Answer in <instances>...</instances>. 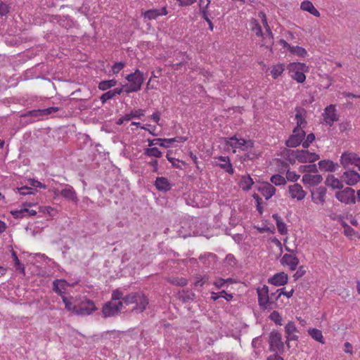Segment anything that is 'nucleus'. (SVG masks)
I'll list each match as a JSON object with an SVG mask.
<instances>
[{
    "instance_id": "f257e3e1",
    "label": "nucleus",
    "mask_w": 360,
    "mask_h": 360,
    "mask_svg": "<svg viewBox=\"0 0 360 360\" xmlns=\"http://www.w3.org/2000/svg\"><path fill=\"white\" fill-rule=\"evenodd\" d=\"M341 166L347 169L350 166H356L360 171V157L355 153L345 151L342 153L340 158Z\"/></svg>"
},
{
    "instance_id": "f03ea898",
    "label": "nucleus",
    "mask_w": 360,
    "mask_h": 360,
    "mask_svg": "<svg viewBox=\"0 0 360 360\" xmlns=\"http://www.w3.org/2000/svg\"><path fill=\"white\" fill-rule=\"evenodd\" d=\"M123 307L122 301H109L105 303L102 308V314L104 318L112 317L119 314Z\"/></svg>"
},
{
    "instance_id": "7ed1b4c3",
    "label": "nucleus",
    "mask_w": 360,
    "mask_h": 360,
    "mask_svg": "<svg viewBox=\"0 0 360 360\" xmlns=\"http://www.w3.org/2000/svg\"><path fill=\"white\" fill-rule=\"evenodd\" d=\"M335 198L346 205L355 204V191L351 187H346L342 191L335 193Z\"/></svg>"
},
{
    "instance_id": "20e7f679",
    "label": "nucleus",
    "mask_w": 360,
    "mask_h": 360,
    "mask_svg": "<svg viewBox=\"0 0 360 360\" xmlns=\"http://www.w3.org/2000/svg\"><path fill=\"white\" fill-rule=\"evenodd\" d=\"M97 308L93 301L86 300L78 305H74L72 311L77 315L86 316L96 311Z\"/></svg>"
},
{
    "instance_id": "39448f33",
    "label": "nucleus",
    "mask_w": 360,
    "mask_h": 360,
    "mask_svg": "<svg viewBox=\"0 0 360 360\" xmlns=\"http://www.w3.org/2000/svg\"><path fill=\"white\" fill-rule=\"evenodd\" d=\"M258 296V303L260 307L263 309L271 308L270 306L274 304V301H271L269 294V288L264 285L262 288L257 289Z\"/></svg>"
},
{
    "instance_id": "423d86ee",
    "label": "nucleus",
    "mask_w": 360,
    "mask_h": 360,
    "mask_svg": "<svg viewBox=\"0 0 360 360\" xmlns=\"http://www.w3.org/2000/svg\"><path fill=\"white\" fill-rule=\"evenodd\" d=\"M281 334L277 330H273L269 334V347L271 352H277L283 351L284 345L282 342Z\"/></svg>"
},
{
    "instance_id": "0eeeda50",
    "label": "nucleus",
    "mask_w": 360,
    "mask_h": 360,
    "mask_svg": "<svg viewBox=\"0 0 360 360\" xmlns=\"http://www.w3.org/2000/svg\"><path fill=\"white\" fill-rule=\"evenodd\" d=\"M305 131L302 129L295 128L292 134L286 141L285 145L290 148H295L302 143L305 136Z\"/></svg>"
},
{
    "instance_id": "6e6552de",
    "label": "nucleus",
    "mask_w": 360,
    "mask_h": 360,
    "mask_svg": "<svg viewBox=\"0 0 360 360\" xmlns=\"http://www.w3.org/2000/svg\"><path fill=\"white\" fill-rule=\"evenodd\" d=\"M285 250L290 252V254H285L281 259V264L283 266H288L290 270L294 271L299 264V259L295 256V253L297 252L291 250V249Z\"/></svg>"
},
{
    "instance_id": "1a4fd4ad",
    "label": "nucleus",
    "mask_w": 360,
    "mask_h": 360,
    "mask_svg": "<svg viewBox=\"0 0 360 360\" xmlns=\"http://www.w3.org/2000/svg\"><path fill=\"white\" fill-rule=\"evenodd\" d=\"M323 116L325 123L331 127L339 119L338 115L336 114L335 105L331 104L327 106L324 110Z\"/></svg>"
},
{
    "instance_id": "9d476101",
    "label": "nucleus",
    "mask_w": 360,
    "mask_h": 360,
    "mask_svg": "<svg viewBox=\"0 0 360 360\" xmlns=\"http://www.w3.org/2000/svg\"><path fill=\"white\" fill-rule=\"evenodd\" d=\"M340 178L343 182L350 186H354L360 181V174L357 172L352 169L344 172Z\"/></svg>"
},
{
    "instance_id": "9b49d317",
    "label": "nucleus",
    "mask_w": 360,
    "mask_h": 360,
    "mask_svg": "<svg viewBox=\"0 0 360 360\" xmlns=\"http://www.w3.org/2000/svg\"><path fill=\"white\" fill-rule=\"evenodd\" d=\"M319 158L318 154L306 150H298L297 155L296 156L297 161L301 163H312L319 160Z\"/></svg>"
},
{
    "instance_id": "f8f14e48",
    "label": "nucleus",
    "mask_w": 360,
    "mask_h": 360,
    "mask_svg": "<svg viewBox=\"0 0 360 360\" xmlns=\"http://www.w3.org/2000/svg\"><path fill=\"white\" fill-rule=\"evenodd\" d=\"M226 146L232 148H240L242 146L252 147L253 143L251 141H245L243 139H237L236 136L225 139Z\"/></svg>"
},
{
    "instance_id": "ddd939ff",
    "label": "nucleus",
    "mask_w": 360,
    "mask_h": 360,
    "mask_svg": "<svg viewBox=\"0 0 360 360\" xmlns=\"http://www.w3.org/2000/svg\"><path fill=\"white\" fill-rule=\"evenodd\" d=\"M126 79L129 84H133V86L136 85L139 86V90L141 89V85L144 81L143 72L139 70H136L134 72L128 75L126 77Z\"/></svg>"
},
{
    "instance_id": "4468645a",
    "label": "nucleus",
    "mask_w": 360,
    "mask_h": 360,
    "mask_svg": "<svg viewBox=\"0 0 360 360\" xmlns=\"http://www.w3.org/2000/svg\"><path fill=\"white\" fill-rule=\"evenodd\" d=\"M288 276L284 272H280L274 274L268 279V283L275 286L284 285L288 283Z\"/></svg>"
},
{
    "instance_id": "2eb2a0df",
    "label": "nucleus",
    "mask_w": 360,
    "mask_h": 360,
    "mask_svg": "<svg viewBox=\"0 0 360 360\" xmlns=\"http://www.w3.org/2000/svg\"><path fill=\"white\" fill-rule=\"evenodd\" d=\"M288 191L290 196L292 198H296L297 200H302L304 199L307 194L306 192L302 189V186L298 184L289 186Z\"/></svg>"
},
{
    "instance_id": "dca6fc26",
    "label": "nucleus",
    "mask_w": 360,
    "mask_h": 360,
    "mask_svg": "<svg viewBox=\"0 0 360 360\" xmlns=\"http://www.w3.org/2000/svg\"><path fill=\"white\" fill-rule=\"evenodd\" d=\"M326 192L327 189L323 186H320L314 191L311 192L312 200L314 202L323 205L326 201Z\"/></svg>"
},
{
    "instance_id": "f3484780",
    "label": "nucleus",
    "mask_w": 360,
    "mask_h": 360,
    "mask_svg": "<svg viewBox=\"0 0 360 360\" xmlns=\"http://www.w3.org/2000/svg\"><path fill=\"white\" fill-rule=\"evenodd\" d=\"M295 112V120L297 121V127L295 128L302 129L307 124V122L305 120L306 110L302 108L296 107Z\"/></svg>"
},
{
    "instance_id": "a211bd4d",
    "label": "nucleus",
    "mask_w": 360,
    "mask_h": 360,
    "mask_svg": "<svg viewBox=\"0 0 360 360\" xmlns=\"http://www.w3.org/2000/svg\"><path fill=\"white\" fill-rule=\"evenodd\" d=\"M155 186L159 191L167 192L171 190L172 184L165 177H157L155 181Z\"/></svg>"
},
{
    "instance_id": "6ab92c4d",
    "label": "nucleus",
    "mask_w": 360,
    "mask_h": 360,
    "mask_svg": "<svg viewBox=\"0 0 360 360\" xmlns=\"http://www.w3.org/2000/svg\"><path fill=\"white\" fill-rule=\"evenodd\" d=\"M343 181L335 177L333 174H329L326 179L325 184L327 186L331 187L333 189L341 190L343 188Z\"/></svg>"
},
{
    "instance_id": "aec40b11",
    "label": "nucleus",
    "mask_w": 360,
    "mask_h": 360,
    "mask_svg": "<svg viewBox=\"0 0 360 360\" xmlns=\"http://www.w3.org/2000/svg\"><path fill=\"white\" fill-rule=\"evenodd\" d=\"M167 14V8L162 7L161 9L148 10L144 13V17L148 20H155L159 16L166 15Z\"/></svg>"
},
{
    "instance_id": "412c9836",
    "label": "nucleus",
    "mask_w": 360,
    "mask_h": 360,
    "mask_svg": "<svg viewBox=\"0 0 360 360\" xmlns=\"http://www.w3.org/2000/svg\"><path fill=\"white\" fill-rule=\"evenodd\" d=\"M139 297H137V302H135L136 307L133 309L134 310H139V312H143L148 304V297L141 292H139Z\"/></svg>"
},
{
    "instance_id": "4be33fe9",
    "label": "nucleus",
    "mask_w": 360,
    "mask_h": 360,
    "mask_svg": "<svg viewBox=\"0 0 360 360\" xmlns=\"http://www.w3.org/2000/svg\"><path fill=\"white\" fill-rule=\"evenodd\" d=\"M215 159L219 160V161L222 162V163L218 164L221 169H223L225 172L230 174H233V169L232 167V165L230 162L229 158L228 156H219L217 158H215Z\"/></svg>"
},
{
    "instance_id": "5701e85b",
    "label": "nucleus",
    "mask_w": 360,
    "mask_h": 360,
    "mask_svg": "<svg viewBox=\"0 0 360 360\" xmlns=\"http://www.w3.org/2000/svg\"><path fill=\"white\" fill-rule=\"evenodd\" d=\"M319 166L321 170L333 172L336 171L338 165L330 160H323L319 162Z\"/></svg>"
},
{
    "instance_id": "b1692460",
    "label": "nucleus",
    "mask_w": 360,
    "mask_h": 360,
    "mask_svg": "<svg viewBox=\"0 0 360 360\" xmlns=\"http://www.w3.org/2000/svg\"><path fill=\"white\" fill-rule=\"evenodd\" d=\"M60 195L64 198L73 202H77L78 200L75 191L69 185H67L66 187L60 191Z\"/></svg>"
},
{
    "instance_id": "393cba45",
    "label": "nucleus",
    "mask_w": 360,
    "mask_h": 360,
    "mask_svg": "<svg viewBox=\"0 0 360 360\" xmlns=\"http://www.w3.org/2000/svg\"><path fill=\"white\" fill-rule=\"evenodd\" d=\"M262 195L266 200L271 198L276 193V188L269 183H266L262 187L259 188Z\"/></svg>"
},
{
    "instance_id": "a878e982",
    "label": "nucleus",
    "mask_w": 360,
    "mask_h": 360,
    "mask_svg": "<svg viewBox=\"0 0 360 360\" xmlns=\"http://www.w3.org/2000/svg\"><path fill=\"white\" fill-rule=\"evenodd\" d=\"M300 8L307 11L316 17L320 16L319 11L314 6L313 4L309 1H304L300 5Z\"/></svg>"
},
{
    "instance_id": "bb28decb",
    "label": "nucleus",
    "mask_w": 360,
    "mask_h": 360,
    "mask_svg": "<svg viewBox=\"0 0 360 360\" xmlns=\"http://www.w3.org/2000/svg\"><path fill=\"white\" fill-rule=\"evenodd\" d=\"M323 180L322 176L320 174H304L302 176V181L304 184H319Z\"/></svg>"
},
{
    "instance_id": "cd10ccee",
    "label": "nucleus",
    "mask_w": 360,
    "mask_h": 360,
    "mask_svg": "<svg viewBox=\"0 0 360 360\" xmlns=\"http://www.w3.org/2000/svg\"><path fill=\"white\" fill-rule=\"evenodd\" d=\"M308 334L316 341L320 342L321 344H325V340L322 334L321 330L314 328H310L308 329Z\"/></svg>"
},
{
    "instance_id": "c85d7f7f",
    "label": "nucleus",
    "mask_w": 360,
    "mask_h": 360,
    "mask_svg": "<svg viewBox=\"0 0 360 360\" xmlns=\"http://www.w3.org/2000/svg\"><path fill=\"white\" fill-rule=\"evenodd\" d=\"M298 150H292L285 148L282 152V156L291 164H294L295 162V160H297L296 156L297 155Z\"/></svg>"
},
{
    "instance_id": "c756f323",
    "label": "nucleus",
    "mask_w": 360,
    "mask_h": 360,
    "mask_svg": "<svg viewBox=\"0 0 360 360\" xmlns=\"http://www.w3.org/2000/svg\"><path fill=\"white\" fill-rule=\"evenodd\" d=\"M272 217L276 222L278 231L281 234L287 233L288 229L286 224L283 221L282 219L278 214H274Z\"/></svg>"
},
{
    "instance_id": "7c9ffc66",
    "label": "nucleus",
    "mask_w": 360,
    "mask_h": 360,
    "mask_svg": "<svg viewBox=\"0 0 360 360\" xmlns=\"http://www.w3.org/2000/svg\"><path fill=\"white\" fill-rule=\"evenodd\" d=\"M11 255L13 260L14 262V265L16 270H18L20 273H22L23 275L25 274V266L23 264L21 263L20 260L17 256L16 252L12 249L11 250Z\"/></svg>"
},
{
    "instance_id": "2f4dec72",
    "label": "nucleus",
    "mask_w": 360,
    "mask_h": 360,
    "mask_svg": "<svg viewBox=\"0 0 360 360\" xmlns=\"http://www.w3.org/2000/svg\"><path fill=\"white\" fill-rule=\"evenodd\" d=\"M66 283L64 280H56L53 283V290L60 295L64 293L63 290L65 289Z\"/></svg>"
},
{
    "instance_id": "473e14b6",
    "label": "nucleus",
    "mask_w": 360,
    "mask_h": 360,
    "mask_svg": "<svg viewBox=\"0 0 360 360\" xmlns=\"http://www.w3.org/2000/svg\"><path fill=\"white\" fill-rule=\"evenodd\" d=\"M117 83V81L115 79L110 80H103L99 82L98 89L102 91H106L111 87L115 86Z\"/></svg>"
},
{
    "instance_id": "72a5a7b5",
    "label": "nucleus",
    "mask_w": 360,
    "mask_h": 360,
    "mask_svg": "<svg viewBox=\"0 0 360 360\" xmlns=\"http://www.w3.org/2000/svg\"><path fill=\"white\" fill-rule=\"evenodd\" d=\"M250 26L252 31L255 32V34L257 37H262L263 36V32L262 30V27L259 25L258 21L255 19L252 18L250 21Z\"/></svg>"
},
{
    "instance_id": "f704fd0d",
    "label": "nucleus",
    "mask_w": 360,
    "mask_h": 360,
    "mask_svg": "<svg viewBox=\"0 0 360 360\" xmlns=\"http://www.w3.org/2000/svg\"><path fill=\"white\" fill-rule=\"evenodd\" d=\"M143 154L149 157L161 158L162 152L158 148H147L144 149Z\"/></svg>"
},
{
    "instance_id": "c9c22d12",
    "label": "nucleus",
    "mask_w": 360,
    "mask_h": 360,
    "mask_svg": "<svg viewBox=\"0 0 360 360\" xmlns=\"http://www.w3.org/2000/svg\"><path fill=\"white\" fill-rule=\"evenodd\" d=\"M167 281L172 285L181 287L186 286L188 283L187 280L183 277H172L168 278Z\"/></svg>"
},
{
    "instance_id": "e433bc0d",
    "label": "nucleus",
    "mask_w": 360,
    "mask_h": 360,
    "mask_svg": "<svg viewBox=\"0 0 360 360\" xmlns=\"http://www.w3.org/2000/svg\"><path fill=\"white\" fill-rule=\"evenodd\" d=\"M210 4V0H206V6L203 7L202 11V18L208 23L209 25V29L212 31L214 28L213 23L212 22L211 20L208 18V7Z\"/></svg>"
},
{
    "instance_id": "4c0bfd02",
    "label": "nucleus",
    "mask_w": 360,
    "mask_h": 360,
    "mask_svg": "<svg viewBox=\"0 0 360 360\" xmlns=\"http://www.w3.org/2000/svg\"><path fill=\"white\" fill-rule=\"evenodd\" d=\"M144 115V110L139 109L136 110H132L129 114L124 115L125 121H129L132 118H140L141 117Z\"/></svg>"
},
{
    "instance_id": "58836bf2",
    "label": "nucleus",
    "mask_w": 360,
    "mask_h": 360,
    "mask_svg": "<svg viewBox=\"0 0 360 360\" xmlns=\"http://www.w3.org/2000/svg\"><path fill=\"white\" fill-rule=\"evenodd\" d=\"M167 139H148V146L151 147L153 145L158 144L161 147L164 148H168L170 146V143H167V142H165L164 141Z\"/></svg>"
},
{
    "instance_id": "ea45409f",
    "label": "nucleus",
    "mask_w": 360,
    "mask_h": 360,
    "mask_svg": "<svg viewBox=\"0 0 360 360\" xmlns=\"http://www.w3.org/2000/svg\"><path fill=\"white\" fill-rule=\"evenodd\" d=\"M137 297H139V292H131L122 298L123 302L127 304H134L135 302H137Z\"/></svg>"
},
{
    "instance_id": "a19ab883",
    "label": "nucleus",
    "mask_w": 360,
    "mask_h": 360,
    "mask_svg": "<svg viewBox=\"0 0 360 360\" xmlns=\"http://www.w3.org/2000/svg\"><path fill=\"white\" fill-rule=\"evenodd\" d=\"M253 184L254 181L250 176H243L241 180V186L243 190L249 191L251 188Z\"/></svg>"
},
{
    "instance_id": "79ce46f5",
    "label": "nucleus",
    "mask_w": 360,
    "mask_h": 360,
    "mask_svg": "<svg viewBox=\"0 0 360 360\" xmlns=\"http://www.w3.org/2000/svg\"><path fill=\"white\" fill-rule=\"evenodd\" d=\"M270 181L272 184H275L276 186H281L285 185L286 184L285 179L280 174L273 175L271 177Z\"/></svg>"
},
{
    "instance_id": "37998d69",
    "label": "nucleus",
    "mask_w": 360,
    "mask_h": 360,
    "mask_svg": "<svg viewBox=\"0 0 360 360\" xmlns=\"http://www.w3.org/2000/svg\"><path fill=\"white\" fill-rule=\"evenodd\" d=\"M58 112H61L62 113L60 114V116H63L64 114V111L62 108H60L59 107H50L47 108L42 109V114H44V116L53 114Z\"/></svg>"
},
{
    "instance_id": "c03bdc74",
    "label": "nucleus",
    "mask_w": 360,
    "mask_h": 360,
    "mask_svg": "<svg viewBox=\"0 0 360 360\" xmlns=\"http://www.w3.org/2000/svg\"><path fill=\"white\" fill-rule=\"evenodd\" d=\"M291 53L296 54L300 57H305L307 54V51L300 46H291L289 50Z\"/></svg>"
},
{
    "instance_id": "a18cd8bd",
    "label": "nucleus",
    "mask_w": 360,
    "mask_h": 360,
    "mask_svg": "<svg viewBox=\"0 0 360 360\" xmlns=\"http://www.w3.org/2000/svg\"><path fill=\"white\" fill-rule=\"evenodd\" d=\"M18 191L20 195H25L28 194H35L37 190L32 187H29L28 186H22L20 188H18Z\"/></svg>"
},
{
    "instance_id": "49530a36",
    "label": "nucleus",
    "mask_w": 360,
    "mask_h": 360,
    "mask_svg": "<svg viewBox=\"0 0 360 360\" xmlns=\"http://www.w3.org/2000/svg\"><path fill=\"white\" fill-rule=\"evenodd\" d=\"M284 68L282 65H276L273 67L271 73L274 79L278 77L283 72Z\"/></svg>"
},
{
    "instance_id": "de8ad7c7",
    "label": "nucleus",
    "mask_w": 360,
    "mask_h": 360,
    "mask_svg": "<svg viewBox=\"0 0 360 360\" xmlns=\"http://www.w3.org/2000/svg\"><path fill=\"white\" fill-rule=\"evenodd\" d=\"M285 331L288 335H292L295 333H297L298 332L295 325V323L293 321H289L286 326H285Z\"/></svg>"
},
{
    "instance_id": "09e8293b",
    "label": "nucleus",
    "mask_w": 360,
    "mask_h": 360,
    "mask_svg": "<svg viewBox=\"0 0 360 360\" xmlns=\"http://www.w3.org/2000/svg\"><path fill=\"white\" fill-rule=\"evenodd\" d=\"M307 67L304 63H292L289 65L290 70H298V71H304Z\"/></svg>"
},
{
    "instance_id": "8fccbe9b",
    "label": "nucleus",
    "mask_w": 360,
    "mask_h": 360,
    "mask_svg": "<svg viewBox=\"0 0 360 360\" xmlns=\"http://www.w3.org/2000/svg\"><path fill=\"white\" fill-rule=\"evenodd\" d=\"M269 318L271 321H273L276 325L281 326L282 325V318L279 313L277 311H273L271 313Z\"/></svg>"
},
{
    "instance_id": "3c124183",
    "label": "nucleus",
    "mask_w": 360,
    "mask_h": 360,
    "mask_svg": "<svg viewBox=\"0 0 360 360\" xmlns=\"http://www.w3.org/2000/svg\"><path fill=\"white\" fill-rule=\"evenodd\" d=\"M292 77L299 83H302L306 79L305 75L302 72L298 70L295 71L294 74L292 75Z\"/></svg>"
},
{
    "instance_id": "603ef678",
    "label": "nucleus",
    "mask_w": 360,
    "mask_h": 360,
    "mask_svg": "<svg viewBox=\"0 0 360 360\" xmlns=\"http://www.w3.org/2000/svg\"><path fill=\"white\" fill-rule=\"evenodd\" d=\"M300 170L301 172H307L311 173H316L318 172L317 167L315 164L300 166Z\"/></svg>"
},
{
    "instance_id": "864d4df0",
    "label": "nucleus",
    "mask_w": 360,
    "mask_h": 360,
    "mask_svg": "<svg viewBox=\"0 0 360 360\" xmlns=\"http://www.w3.org/2000/svg\"><path fill=\"white\" fill-rule=\"evenodd\" d=\"M284 290H285V288H281V289L277 290V292H278V294L276 297L275 300H278L282 295H285L288 298H290L292 296L293 292H294L293 289H291L290 291H285Z\"/></svg>"
},
{
    "instance_id": "5fc2aeb1",
    "label": "nucleus",
    "mask_w": 360,
    "mask_h": 360,
    "mask_svg": "<svg viewBox=\"0 0 360 360\" xmlns=\"http://www.w3.org/2000/svg\"><path fill=\"white\" fill-rule=\"evenodd\" d=\"M123 297H124V296H123L122 292L119 289H116L112 292V297L110 301L119 302L120 300H122Z\"/></svg>"
},
{
    "instance_id": "6e6d98bb",
    "label": "nucleus",
    "mask_w": 360,
    "mask_h": 360,
    "mask_svg": "<svg viewBox=\"0 0 360 360\" xmlns=\"http://www.w3.org/2000/svg\"><path fill=\"white\" fill-rule=\"evenodd\" d=\"M114 97H115V95H114L112 90H110V91L103 94L100 97V100L102 103H105L107 102V101L112 99Z\"/></svg>"
},
{
    "instance_id": "4d7b16f0",
    "label": "nucleus",
    "mask_w": 360,
    "mask_h": 360,
    "mask_svg": "<svg viewBox=\"0 0 360 360\" xmlns=\"http://www.w3.org/2000/svg\"><path fill=\"white\" fill-rule=\"evenodd\" d=\"M315 140V135L313 133L308 134L306 137V139L302 143V147L304 148H308L310 143H311Z\"/></svg>"
},
{
    "instance_id": "13d9d810",
    "label": "nucleus",
    "mask_w": 360,
    "mask_h": 360,
    "mask_svg": "<svg viewBox=\"0 0 360 360\" xmlns=\"http://www.w3.org/2000/svg\"><path fill=\"white\" fill-rule=\"evenodd\" d=\"M26 212H27V208L22 207L19 210L11 211V214L14 218H22L26 216Z\"/></svg>"
},
{
    "instance_id": "bf43d9fd",
    "label": "nucleus",
    "mask_w": 360,
    "mask_h": 360,
    "mask_svg": "<svg viewBox=\"0 0 360 360\" xmlns=\"http://www.w3.org/2000/svg\"><path fill=\"white\" fill-rule=\"evenodd\" d=\"M122 87H123L124 92H125L127 94L139 91V86L136 85V86H133V84H127L122 85Z\"/></svg>"
},
{
    "instance_id": "052dcab7",
    "label": "nucleus",
    "mask_w": 360,
    "mask_h": 360,
    "mask_svg": "<svg viewBox=\"0 0 360 360\" xmlns=\"http://www.w3.org/2000/svg\"><path fill=\"white\" fill-rule=\"evenodd\" d=\"M28 183H29V185L30 186V187H32L33 188H37V187L42 188H46V186L44 184H42L41 182H39L35 179H30L28 180Z\"/></svg>"
},
{
    "instance_id": "680f3d73",
    "label": "nucleus",
    "mask_w": 360,
    "mask_h": 360,
    "mask_svg": "<svg viewBox=\"0 0 360 360\" xmlns=\"http://www.w3.org/2000/svg\"><path fill=\"white\" fill-rule=\"evenodd\" d=\"M286 178L290 181H296L300 178V175L297 174L295 172L288 170L286 173Z\"/></svg>"
},
{
    "instance_id": "e2e57ef3",
    "label": "nucleus",
    "mask_w": 360,
    "mask_h": 360,
    "mask_svg": "<svg viewBox=\"0 0 360 360\" xmlns=\"http://www.w3.org/2000/svg\"><path fill=\"white\" fill-rule=\"evenodd\" d=\"M306 273V270L303 266H300L297 271L294 274L293 278L295 280H297L298 278L302 277Z\"/></svg>"
},
{
    "instance_id": "0e129e2a",
    "label": "nucleus",
    "mask_w": 360,
    "mask_h": 360,
    "mask_svg": "<svg viewBox=\"0 0 360 360\" xmlns=\"http://www.w3.org/2000/svg\"><path fill=\"white\" fill-rule=\"evenodd\" d=\"M186 141V138L183 136H176L172 139H168L165 140V142H167V143H173L174 142H179V143H183Z\"/></svg>"
},
{
    "instance_id": "69168bd1",
    "label": "nucleus",
    "mask_w": 360,
    "mask_h": 360,
    "mask_svg": "<svg viewBox=\"0 0 360 360\" xmlns=\"http://www.w3.org/2000/svg\"><path fill=\"white\" fill-rule=\"evenodd\" d=\"M196 281H195L194 283V285L195 286H202L205 283H206V281H204V278H207V276L205 275V276H196Z\"/></svg>"
},
{
    "instance_id": "338daca9",
    "label": "nucleus",
    "mask_w": 360,
    "mask_h": 360,
    "mask_svg": "<svg viewBox=\"0 0 360 360\" xmlns=\"http://www.w3.org/2000/svg\"><path fill=\"white\" fill-rule=\"evenodd\" d=\"M124 67V63L120 62V63H115L112 67V70L113 73H118Z\"/></svg>"
},
{
    "instance_id": "774afa93",
    "label": "nucleus",
    "mask_w": 360,
    "mask_h": 360,
    "mask_svg": "<svg viewBox=\"0 0 360 360\" xmlns=\"http://www.w3.org/2000/svg\"><path fill=\"white\" fill-rule=\"evenodd\" d=\"M9 12V7L4 2L0 3V15H6Z\"/></svg>"
}]
</instances>
